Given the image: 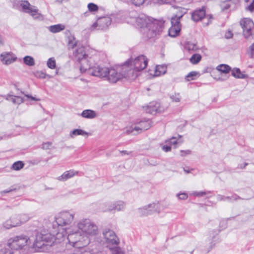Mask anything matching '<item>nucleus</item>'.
<instances>
[{
	"label": "nucleus",
	"instance_id": "nucleus-1",
	"mask_svg": "<svg viewBox=\"0 0 254 254\" xmlns=\"http://www.w3.org/2000/svg\"><path fill=\"white\" fill-rule=\"evenodd\" d=\"M127 20L134 26L142 28L143 34L147 38L160 35L164 28L163 20L149 17L144 14H138L135 11L129 13Z\"/></svg>",
	"mask_w": 254,
	"mask_h": 254
},
{
	"label": "nucleus",
	"instance_id": "nucleus-2",
	"mask_svg": "<svg viewBox=\"0 0 254 254\" xmlns=\"http://www.w3.org/2000/svg\"><path fill=\"white\" fill-rule=\"evenodd\" d=\"M66 234L67 232L63 229L61 230V232L60 229L58 232L57 230L49 231L43 229L36 235L33 247L40 249L44 246H52L55 243H60L64 240Z\"/></svg>",
	"mask_w": 254,
	"mask_h": 254
},
{
	"label": "nucleus",
	"instance_id": "nucleus-3",
	"mask_svg": "<svg viewBox=\"0 0 254 254\" xmlns=\"http://www.w3.org/2000/svg\"><path fill=\"white\" fill-rule=\"evenodd\" d=\"M148 64L147 58L143 55H139L133 60L131 59L123 64V69L127 72L129 80H134L138 72L143 70Z\"/></svg>",
	"mask_w": 254,
	"mask_h": 254
},
{
	"label": "nucleus",
	"instance_id": "nucleus-4",
	"mask_svg": "<svg viewBox=\"0 0 254 254\" xmlns=\"http://www.w3.org/2000/svg\"><path fill=\"white\" fill-rule=\"evenodd\" d=\"M97 77H106L111 83H115L123 78L129 79L127 72L123 69V65L109 69L101 67L100 69L94 73Z\"/></svg>",
	"mask_w": 254,
	"mask_h": 254
},
{
	"label": "nucleus",
	"instance_id": "nucleus-5",
	"mask_svg": "<svg viewBox=\"0 0 254 254\" xmlns=\"http://www.w3.org/2000/svg\"><path fill=\"white\" fill-rule=\"evenodd\" d=\"M67 239L70 246L75 248H81L87 246L91 241L82 232L77 229H72L69 231L67 236Z\"/></svg>",
	"mask_w": 254,
	"mask_h": 254
},
{
	"label": "nucleus",
	"instance_id": "nucleus-6",
	"mask_svg": "<svg viewBox=\"0 0 254 254\" xmlns=\"http://www.w3.org/2000/svg\"><path fill=\"white\" fill-rule=\"evenodd\" d=\"M76 225L77 229L88 238L98 234V226L89 219H81L78 221Z\"/></svg>",
	"mask_w": 254,
	"mask_h": 254
},
{
	"label": "nucleus",
	"instance_id": "nucleus-7",
	"mask_svg": "<svg viewBox=\"0 0 254 254\" xmlns=\"http://www.w3.org/2000/svg\"><path fill=\"white\" fill-rule=\"evenodd\" d=\"M75 215V212L72 210L61 211L55 216L56 222L59 226L70 225L74 219Z\"/></svg>",
	"mask_w": 254,
	"mask_h": 254
},
{
	"label": "nucleus",
	"instance_id": "nucleus-8",
	"mask_svg": "<svg viewBox=\"0 0 254 254\" xmlns=\"http://www.w3.org/2000/svg\"><path fill=\"white\" fill-rule=\"evenodd\" d=\"M152 126V122L149 119H143L136 122L127 128V133H132L134 135L141 133L143 131L148 129Z\"/></svg>",
	"mask_w": 254,
	"mask_h": 254
},
{
	"label": "nucleus",
	"instance_id": "nucleus-9",
	"mask_svg": "<svg viewBox=\"0 0 254 254\" xmlns=\"http://www.w3.org/2000/svg\"><path fill=\"white\" fill-rule=\"evenodd\" d=\"M78 62L80 64V70L81 72L83 73L87 71L89 74L96 76L94 73L98 69H100L101 66L97 64H92L93 60L91 58H88V57H86Z\"/></svg>",
	"mask_w": 254,
	"mask_h": 254
},
{
	"label": "nucleus",
	"instance_id": "nucleus-10",
	"mask_svg": "<svg viewBox=\"0 0 254 254\" xmlns=\"http://www.w3.org/2000/svg\"><path fill=\"white\" fill-rule=\"evenodd\" d=\"M117 14H112L110 16H105L99 17L96 22L94 23L91 27L92 30H105L111 25L113 21L116 20Z\"/></svg>",
	"mask_w": 254,
	"mask_h": 254
},
{
	"label": "nucleus",
	"instance_id": "nucleus-11",
	"mask_svg": "<svg viewBox=\"0 0 254 254\" xmlns=\"http://www.w3.org/2000/svg\"><path fill=\"white\" fill-rule=\"evenodd\" d=\"M22 11L30 14L34 19H43V15L39 12V9L35 6L31 5L27 0L22 1L20 3Z\"/></svg>",
	"mask_w": 254,
	"mask_h": 254
},
{
	"label": "nucleus",
	"instance_id": "nucleus-12",
	"mask_svg": "<svg viewBox=\"0 0 254 254\" xmlns=\"http://www.w3.org/2000/svg\"><path fill=\"white\" fill-rule=\"evenodd\" d=\"M240 25L243 30V35L246 39H249L254 35V23L252 19L244 18L240 21Z\"/></svg>",
	"mask_w": 254,
	"mask_h": 254
},
{
	"label": "nucleus",
	"instance_id": "nucleus-13",
	"mask_svg": "<svg viewBox=\"0 0 254 254\" xmlns=\"http://www.w3.org/2000/svg\"><path fill=\"white\" fill-rule=\"evenodd\" d=\"M103 235L108 246L114 245L117 246L119 244V240L113 230L105 229L103 232Z\"/></svg>",
	"mask_w": 254,
	"mask_h": 254
},
{
	"label": "nucleus",
	"instance_id": "nucleus-14",
	"mask_svg": "<svg viewBox=\"0 0 254 254\" xmlns=\"http://www.w3.org/2000/svg\"><path fill=\"white\" fill-rule=\"evenodd\" d=\"M30 243L29 239L25 236H17V251L21 250L23 254H27L28 251V245Z\"/></svg>",
	"mask_w": 254,
	"mask_h": 254
},
{
	"label": "nucleus",
	"instance_id": "nucleus-15",
	"mask_svg": "<svg viewBox=\"0 0 254 254\" xmlns=\"http://www.w3.org/2000/svg\"><path fill=\"white\" fill-rule=\"evenodd\" d=\"M227 227L226 222L225 220H222L220 223V229L219 230H215L212 231H210V237L211 238V240L212 241L210 243V246L209 247V250L208 252H209L210 250H211L213 247L215 246V243H214V239H215V236L218 234V233L222 230L225 229Z\"/></svg>",
	"mask_w": 254,
	"mask_h": 254
},
{
	"label": "nucleus",
	"instance_id": "nucleus-16",
	"mask_svg": "<svg viewBox=\"0 0 254 254\" xmlns=\"http://www.w3.org/2000/svg\"><path fill=\"white\" fill-rule=\"evenodd\" d=\"M206 15V8L202 6L201 8L196 9L191 13V19L195 22L202 20Z\"/></svg>",
	"mask_w": 254,
	"mask_h": 254
},
{
	"label": "nucleus",
	"instance_id": "nucleus-17",
	"mask_svg": "<svg viewBox=\"0 0 254 254\" xmlns=\"http://www.w3.org/2000/svg\"><path fill=\"white\" fill-rule=\"evenodd\" d=\"M126 208V203L125 202L119 200L111 203L108 206V210L109 211H123Z\"/></svg>",
	"mask_w": 254,
	"mask_h": 254
},
{
	"label": "nucleus",
	"instance_id": "nucleus-18",
	"mask_svg": "<svg viewBox=\"0 0 254 254\" xmlns=\"http://www.w3.org/2000/svg\"><path fill=\"white\" fill-rule=\"evenodd\" d=\"M0 60L3 64L8 65L14 62L16 60V57L10 52H5L1 54Z\"/></svg>",
	"mask_w": 254,
	"mask_h": 254
},
{
	"label": "nucleus",
	"instance_id": "nucleus-19",
	"mask_svg": "<svg viewBox=\"0 0 254 254\" xmlns=\"http://www.w3.org/2000/svg\"><path fill=\"white\" fill-rule=\"evenodd\" d=\"M73 54L75 58L78 61L88 57V56L85 51V48L82 46H78L77 49L75 52H74Z\"/></svg>",
	"mask_w": 254,
	"mask_h": 254
},
{
	"label": "nucleus",
	"instance_id": "nucleus-20",
	"mask_svg": "<svg viewBox=\"0 0 254 254\" xmlns=\"http://www.w3.org/2000/svg\"><path fill=\"white\" fill-rule=\"evenodd\" d=\"M78 173L77 172L73 170H70L68 171H66L64 172L62 175L58 177L57 178V180H58L59 181L61 182H64L66 180L72 178L75 175H77Z\"/></svg>",
	"mask_w": 254,
	"mask_h": 254
},
{
	"label": "nucleus",
	"instance_id": "nucleus-21",
	"mask_svg": "<svg viewBox=\"0 0 254 254\" xmlns=\"http://www.w3.org/2000/svg\"><path fill=\"white\" fill-rule=\"evenodd\" d=\"M146 111L151 114H155L158 112H161L160 104L157 102L150 103L146 107Z\"/></svg>",
	"mask_w": 254,
	"mask_h": 254
},
{
	"label": "nucleus",
	"instance_id": "nucleus-22",
	"mask_svg": "<svg viewBox=\"0 0 254 254\" xmlns=\"http://www.w3.org/2000/svg\"><path fill=\"white\" fill-rule=\"evenodd\" d=\"M147 207L149 208V211L150 214L154 213H159L162 210V206L161 204L158 202H153L147 204Z\"/></svg>",
	"mask_w": 254,
	"mask_h": 254
},
{
	"label": "nucleus",
	"instance_id": "nucleus-23",
	"mask_svg": "<svg viewBox=\"0 0 254 254\" xmlns=\"http://www.w3.org/2000/svg\"><path fill=\"white\" fill-rule=\"evenodd\" d=\"M80 116L85 119H93L97 117V113L93 110L86 109L82 111L80 114Z\"/></svg>",
	"mask_w": 254,
	"mask_h": 254
},
{
	"label": "nucleus",
	"instance_id": "nucleus-24",
	"mask_svg": "<svg viewBox=\"0 0 254 254\" xmlns=\"http://www.w3.org/2000/svg\"><path fill=\"white\" fill-rule=\"evenodd\" d=\"M231 71L232 75L236 78L245 79L248 77V75L241 72L239 68H234Z\"/></svg>",
	"mask_w": 254,
	"mask_h": 254
},
{
	"label": "nucleus",
	"instance_id": "nucleus-25",
	"mask_svg": "<svg viewBox=\"0 0 254 254\" xmlns=\"http://www.w3.org/2000/svg\"><path fill=\"white\" fill-rule=\"evenodd\" d=\"M167 71V66L164 65H157L154 70V73L153 76H159L161 75L164 74Z\"/></svg>",
	"mask_w": 254,
	"mask_h": 254
},
{
	"label": "nucleus",
	"instance_id": "nucleus-26",
	"mask_svg": "<svg viewBox=\"0 0 254 254\" xmlns=\"http://www.w3.org/2000/svg\"><path fill=\"white\" fill-rule=\"evenodd\" d=\"M64 28L65 26L62 24L51 25L48 28L50 31L53 33L59 32L64 29Z\"/></svg>",
	"mask_w": 254,
	"mask_h": 254
},
{
	"label": "nucleus",
	"instance_id": "nucleus-27",
	"mask_svg": "<svg viewBox=\"0 0 254 254\" xmlns=\"http://www.w3.org/2000/svg\"><path fill=\"white\" fill-rule=\"evenodd\" d=\"M88 135V133L81 129H75L71 131L69 135L71 138H74L77 135Z\"/></svg>",
	"mask_w": 254,
	"mask_h": 254
},
{
	"label": "nucleus",
	"instance_id": "nucleus-28",
	"mask_svg": "<svg viewBox=\"0 0 254 254\" xmlns=\"http://www.w3.org/2000/svg\"><path fill=\"white\" fill-rule=\"evenodd\" d=\"M181 30V27L171 26L168 30V34L170 37H175L178 35Z\"/></svg>",
	"mask_w": 254,
	"mask_h": 254
},
{
	"label": "nucleus",
	"instance_id": "nucleus-29",
	"mask_svg": "<svg viewBox=\"0 0 254 254\" xmlns=\"http://www.w3.org/2000/svg\"><path fill=\"white\" fill-rule=\"evenodd\" d=\"M216 69L220 72L223 73H228L231 70V67L225 64H221L218 65Z\"/></svg>",
	"mask_w": 254,
	"mask_h": 254
},
{
	"label": "nucleus",
	"instance_id": "nucleus-30",
	"mask_svg": "<svg viewBox=\"0 0 254 254\" xmlns=\"http://www.w3.org/2000/svg\"><path fill=\"white\" fill-rule=\"evenodd\" d=\"M67 44L69 49H74L77 46V41L75 40V38L72 35H70L67 37Z\"/></svg>",
	"mask_w": 254,
	"mask_h": 254
},
{
	"label": "nucleus",
	"instance_id": "nucleus-31",
	"mask_svg": "<svg viewBox=\"0 0 254 254\" xmlns=\"http://www.w3.org/2000/svg\"><path fill=\"white\" fill-rule=\"evenodd\" d=\"M137 213L141 216H147L150 215L149 208L147 205H145L142 207H140L137 209Z\"/></svg>",
	"mask_w": 254,
	"mask_h": 254
},
{
	"label": "nucleus",
	"instance_id": "nucleus-32",
	"mask_svg": "<svg viewBox=\"0 0 254 254\" xmlns=\"http://www.w3.org/2000/svg\"><path fill=\"white\" fill-rule=\"evenodd\" d=\"M221 6L223 10H227L231 7L232 8L235 7V5L231 0L223 2L221 3Z\"/></svg>",
	"mask_w": 254,
	"mask_h": 254
},
{
	"label": "nucleus",
	"instance_id": "nucleus-33",
	"mask_svg": "<svg viewBox=\"0 0 254 254\" xmlns=\"http://www.w3.org/2000/svg\"><path fill=\"white\" fill-rule=\"evenodd\" d=\"M211 191H193L190 193V195L195 196L197 197H202L211 193Z\"/></svg>",
	"mask_w": 254,
	"mask_h": 254
},
{
	"label": "nucleus",
	"instance_id": "nucleus-34",
	"mask_svg": "<svg viewBox=\"0 0 254 254\" xmlns=\"http://www.w3.org/2000/svg\"><path fill=\"white\" fill-rule=\"evenodd\" d=\"M24 63L28 66H33L35 64V61L34 59L29 56H26L23 58Z\"/></svg>",
	"mask_w": 254,
	"mask_h": 254
},
{
	"label": "nucleus",
	"instance_id": "nucleus-35",
	"mask_svg": "<svg viewBox=\"0 0 254 254\" xmlns=\"http://www.w3.org/2000/svg\"><path fill=\"white\" fill-rule=\"evenodd\" d=\"M201 59V56L200 55L198 54H193L190 59L191 63L192 64H198Z\"/></svg>",
	"mask_w": 254,
	"mask_h": 254
},
{
	"label": "nucleus",
	"instance_id": "nucleus-36",
	"mask_svg": "<svg viewBox=\"0 0 254 254\" xmlns=\"http://www.w3.org/2000/svg\"><path fill=\"white\" fill-rule=\"evenodd\" d=\"M185 49L188 51L191 52L196 51L198 47L195 44L189 42L186 44Z\"/></svg>",
	"mask_w": 254,
	"mask_h": 254
},
{
	"label": "nucleus",
	"instance_id": "nucleus-37",
	"mask_svg": "<svg viewBox=\"0 0 254 254\" xmlns=\"http://www.w3.org/2000/svg\"><path fill=\"white\" fill-rule=\"evenodd\" d=\"M181 16H175L173 17L171 19V22L172 26L175 27H181V24L180 22V18Z\"/></svg>",
	"mask_w": 254,
	"mask_h": 254
},
{
	"label": "nucleus",
	"instance_id": "nucleus-38",
	"mask_svg": "<svg viewBox=\"0 0 254 254\" xmlns=\"http://www.w3.org/2000/svg\"><path fill=\"white\" fill-rule=\"evenodd\" d=\"M3 226L6 229H10L15 226L14 221H12L11 219L7 220L3 224Z\"/></svg>",
	"mask_w": 254,
	"mask_h": 254
},
{
	"label": "nucleus",
	"instance_id": "nucleus-39",
	"mask_svg": "<svg viewBox=\"0 0 254 254\" xmlns=\"http://www.w3.org/2000/svg\"><path fill=\"white\" fill-rule=\"evenodd\" d=\"M47 66L50 69H55L56 67V62L54 58H50L47 62Z\"/></svg>",
	"mask_w": 254,
	"mask_h": 254
},
{
	"label": "nucleus",
	"instance_id": "nucleus-40",
	"mask_svg": "<svg viewBox=\"0 0 254 254\" xmlns=\"http://www.w3.org/2000/svg\"><path fill=\"white\" fill-rule=\"evenodd\" d=\"M88 10L91 12H95L99 9L98 6L92 2L89 3L87 5Z\"/></svg>",
	"mask_w": 254,
	"mask_h": 254
},
{
	"label": "nucleus",
	"instance_id": "nucleus-41",
	"mask_svg": "<svg viewBox=\"0 0 254 254\" xmlns=\"http://www.w3.org/2000/svg\"><path fill=\"white\" fill-rule=\"evenodd\" d=\"M247 52L250 58L254 59V42L248 48Z\"/></svg>",
	"mask_w": 254,
	"mask_h": 254
},
{
	"label": "nucleus",
	"instance_id": "nucleus-42",
	"mask_svg": "<svg viewBox=\"0 0 254 254\" xmlns=\"http://www.w3.org/2000/svg\"><path fill=\"white\" fill-rule=\"evenodd\" d=\"M7 246L8 248L11 250L15 248L16 246V239L15 238H12L8 240Z\"/></svg>",
	"mask_w": 254,
	"mask_h": 254
},
{
	"label": "nucleus",
	"instance_id": "nucleus-43",
	"mask_svg": "<svg viewBox=\"0 0 254 254\" xmlns=\"http://www.w3.org/2000/svg\"><path fill=\"white\" fill-rule=\"evenodd\" d=\"M20 224L24 223L27 221L29 219V217L27 214H22L18 215Z\"/></svg>",
	"mask_w": 254,
	"mask_h": 254
},
{
	"label": "nucleus",
	"instance_id": "nucleus-44",
	"mask_svg": "<svg viewBox=\"0 0 254 254\" xmlns=\"http://www.w3.org/2000/svg\"><path fill=\"white\" fill-rule=\"evenodd\" d=\"M198 73L196 71H191L188 74L186 77V79L188 81L195 79V77L197 76Z\"/></svg>",
	"mask_w": 254,
	"mask_h": 254
},
{
	"label": "nucleus",
	"instance_id": "nucleus-45",
	"mask_svg": "<svg viewBox=\"0 0 254 254\" xmlns=\"http://www.w3.org/2000/svg\"><path fill=\"white\" fill-rule=\"evenodd\" d=\"M241 199V198L236 194H233L231 196H226V201L229 202H232Z\"/></svg>",
	"mask_w": 254,
	"mask_h": 254
},
{
	"label": "nucleus",
	"instance_id": "nucleus-46",
	"mask_svg": "<svg viewBox=\"0 0 254 254\" xmlns=\"http://www.w3.org/2000/svg\"><path fill=\"white\" fill-rule=\"evenodd\" d=\"M170 98L173 102H179L181 100V96L180 93H175L170 96Z\"/></svg>",
	"mask_w": 254,
	"mask_h": 254
},
{
	"label": "nucleus",
	"instance_id": "nucleus-47",
	"mask_svg": "<svg viewBox=\"0 0 254 254\" xmlns=\"http://www.w3.org/2000/svg\"><path fill=\"white\" fill-rule=\"evenodd\" d=\"M112 254H124V252L118 247H115L110 248Z\"/></svg>",
	"mask_w": 254,
	"mask_h": 254
},
{
	"label": "nucleus",
	"instance_id": "nucleus-48",
	"mask_svg": "<svg viewBox=\"0 0 254 254\" xmlns=\"http://www.w3.org/2000/svg\"><path fill=\"white\" fill-rule=\"evenodd\" d=\"M34 75L35 77L42 79L45 78L47 76V74L42 71H36L34 73Z\"/></svg>",
	"mask_w": 254,
	"mask_h": 254
},
{
	"label": "nucleus",
	"instance_id": "nucleus-49",
	"mask_svg": "<svg viewBox=\"0 0 254 254\" xmlns=\"http://www.w3.org/2000/svg\"><path fill=\"white\" fill-rule=\"evenodd\" d=\"M176 0H154L155 3L160 4L171 3L175 2Z\"/></svg>",
	"mask_w": 254,
	"mask_h": 254
},
{
	"label": "nucleus",
	"instance_id": "nucleus-50",
	"mask_svg": "<svg viewBox=\"0 0 254 254\" xmlns=\"http://www.w3.org/2000/svg\"><path fill=\"white\" fill-rule=\"evenodd\" d=\"M0 254H13L11 250L0 246Z\"/></svg>",
	"mask_w": 254,
	"mask_h": 254
},
{
	"label": "nucleus",
	"instance_id": "nucleus-51",
	"mask_svg": "<svg viewBox=\"0 0 254 254\" xmlns=\"http://www.w3.org/2000/svg\"><path fill=\"white\" fill-rule=\"evenodd\" d=\"M146 0H127V1L131 2L136 6H139L144 3Z\"/></svg>",
	"mask_w": 254,
	"mask_h": 254
},
{
	"label": "nucleus",
	"instance_id": "nucleus-52",
	"mask_svg": "<svg viewBox=\"0 0 254 254\" xmlns=\"http://www.w3.org/2000/svg\"><path fill=\"white\" fill-rule=\"evenodd\" d=\"M166 143L170 144L176 145L178 143V140L176 137H172L170 139L166 141Z\"/></svg>",
	"mask_w": 254,
	"mask_h": 254
},
{
	"label": "nucleus",
	"instance_id": "nucleus-53",
	"mask_svg": "<svg viewBox=\"0 0 254 254\" xmlns=\"http://www.w3.org/2000/svg\"><path fill=\"white\" fill-rule=\"evenodd\" d=\"M177 196L178 197V198L179 199L186 200L188 198V195L187 193L183 192V193H178L177 194Z\"/></svg>",
	"mask_w": 254,
	"mask_h": 254
},
{
	"label": "nucleus",
	"instance_id": "nucleus-54",
	"mask_svg": "<svg viewBox=\"0 0 254 254\" xmlns=\"http://www.w3.org/2000/svg\"><path fill=\"white\" fill-rule=\"evenodd\" d=\"M6 99L7 100L11 101L14 104L15 103L16 96L11 95H8L6 96Z\"/></svg>",
	"mask_w": 254,
	"mask_h": 254
},
{
	"label": "nucleus",
	"instance_id": "nucleus-55",
	"mask_svg": "<svg viewBox=\"0 0 254 254\" xmlns=\"http://www.w3.org/2000/svg\"><path fill=\"white\" fill-rule=\"evenodd\" d=\"M52 145V143L50 142H47L43 143L42 145V148L43 149H48Z\"/></svg>",
	"mask_w": 254,
	"mask_h": 254
},
{
	"label": "nucleus",
	"instance_id": "nucleus-56",
	"mask_svg": "<svg viewBox=\"0 0 254 254\" xmlns=\"http://www.w3.org/2000/svg\"><path fill=\"white\" fill-rule=\"evenodd\" d=\"M233 36V34L232 33V32L231 30H228L226 32L225 34V37L226 39H230L232 38Z\"/></svg>",
	"mask_w": 254,
	"mask_h": 254
},
{
	"label": "nucleus",
	"instance_id": "nucleus-57",
	"mask_svg": "<svg viewBox=\"0 0 254 254\" xmlns=\"http://www.w3.org/2000/svg\"><path fill=\"white\" fill-rule=\"evenodd\" d=\"M171 145L168 143L166 145H165L162 146V150L165 152H168L171 151Z\"/></svg>",
	"mask_w": 254,
	"mask_h": 254
},
{
	"label": "nucleus",
	"instance_id": "nucleus-58",
	"mask_svg": "<svg viewBox=\"0 0 254 254\" xmlns=\"http://www.w3.org/2000/svg\"><path fill=\"white\" fill-rule=\"evenodd\" d=\"M24 165V163L21 161H17V170L22 169Z\"/></svg>",
	"mask_w": 254,
	"mask_h": 254
},
{
	"label": "nucleus",
	"instance_id": "nucleus-59",
	"mask_svg": "<svg viewBox=\"0 0 254 254\" xmlns=\"http://www.w3.org/2000/svg\"><path fill=\"white\" fill-rule=\"evenodd\" d=\"M218 201H226V196L221 194H218L216 196Z\"/></svg>",
	"mask_w": 254,
	"mask_h": 254
},
{
	"label": "nucleus",
	"instance_id": "nucleus-60",
	"mask_svg": "<svg viewBox=\"0 0 254 254\" xmlns=\"http://www.w3.org/2000/svg\"><path fill=\"white\" fill-rule=\"evenodd\" d=\"M190 153H191V151L190 150H181V155L182 156H185L187 155L190 154Z\"/></svg>",
	"mask_w": 254,
	"mask_h": 254
},
{
	"label": "nucleus",
	"instance_id": "nucleus-61",
	"mask_svg": "<svg viewBox=\"0 0 254 254\" xmlns=\"http://www.w3.org/2000/svg\"><path fill=\"white\" fill-rule=\"evenodd\" d=\"M248 9L251 11H254V0H253V2L248 7Z\"/></svg>",
	"mask_w": 254,
	"mask_h": 254
},
{
	"label": "nucleus",
	"instance_id": "nucleus-62",
	"mask_svg": "<svg viewBox=\"0 0 254 254\" xmlns=\"http://www.w3.org/2000/svg\"><path fill=\"white\" fill-rule=\"evenodd\" d=\"M26 97L28 98V99H31V100H33V101H40V99H37V98H36L35 97H34L32 96H30V95H26Z\"/></svg>",
	"mask_w": 254,
	"mask_h": 254
},
{
	"label": "nucleus",
	"instance_id": "nucleus-63",
	"mask_svg": "<svg viewBox=\"0 0 254 254\" xmlns=\"http://www.w3.org/2000/svg\"><path fill=\"white\" fill-rule=\"evenodd\" d=\"M248 165V163H244V164H239L238 166V168L244 169Z\"/></svg>",
	"mask_w": 254,
	"mask_h": 254
},
{
	"label": "nucleus",
	"instance_id": "nucleus-64",
	"mask_svg": "<svg viewBox=\"0 0 254 254\" xmlns=\"http://www.w3.org/2000/svg\"><path fill=\"white\" fill-rule=\"evenodd\" d=\"M23 102L22 97L17 96V104H20Z\"/></svg>",
	"mask_w": 254,
	"mask_h": 254
}]
</instances>
